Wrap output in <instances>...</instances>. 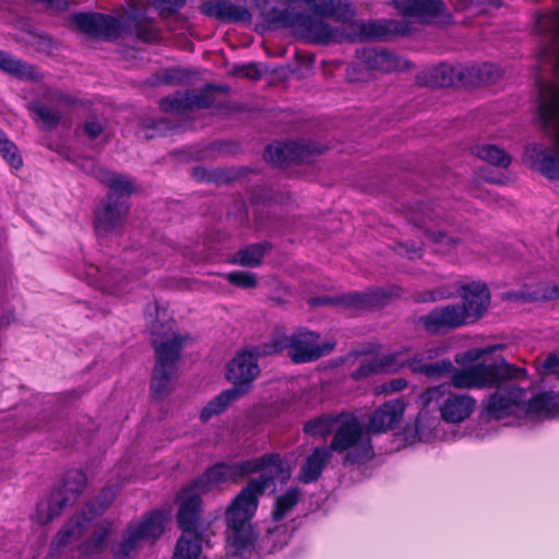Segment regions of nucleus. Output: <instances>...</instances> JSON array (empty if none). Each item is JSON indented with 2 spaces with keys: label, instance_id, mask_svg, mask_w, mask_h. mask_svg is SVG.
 <instances>
[{
  "label": "nucleus",
  "instance_id": "nucleus-1",
  "mask_svg": "<svg viewBox=\"0 0 559 559\" xmlns=\"http://www.w3.org/2000/svg\"><path fill=\"white\" fill-rule=\"evenodd\" d=\"M457 292L462 299L461 304L435 307L414 321L416 328L430 336H438L481 319L491 301L487 284L481 281L465 283L457 288Z\"/></svg>",
  "mask_w": 559,
  "mask_h": 559
},
{
  "label": "nucleus",
  "instance_id": "nucleus-2",
  "mask_svg": "<svg viewBox=\"0 0 559 559\" xmlns=\"http://www.w3.org/2000/svg\"><path fill=\"white\" fill-rule=\"evenodd\" d=\"M270 481V478L249 479L226 511L225 520L229 531L227 543L235 557L254 548L258 534L251 520L258 510L259 498L264 495Z\"/></svg>",
  "mask_w": 559,
  "mask_h": 559
},
{
  "label": "nucleus",
  "instance_id": "nucleus-3",
  "mask_svg": "<svg viewBox=\"0 0 559 559\" xmlns=\"http://www.w3.org/2000/svg\"><path fill=\"white\" fill-rule=\"evenodd\" d=\"M98 179L108 188L102 206L95 211L94 228L98 235H106L122 226L130 212V198L135 192V183L130 177L104 168Z\"/></svg>",
  "mask_w": 559,
  "mask_h": 559
},
{
  "label": "nucleus",
  "instance_id": "nucleus-4",
  "mask_svg": "<svg viewBox=\"0 0 559 559\" xmlns=\"http://www.w3.org/2000/svg\"><path fill=\"white\" fill-rule=\"evenodd\" d=\"M526 376L525 368L500 358L491 362L481 361L467 368L454 370L451 374V382L448 384L456 389H498L511 380L525 379Z\"/></svg>",
  "mask_w": 559,
  "mask_h": 559
},
{
  "label": "nucleus",
  "instance_id": "nucleus-5",
  "mask_svg": "<svg viewBox=\"0 0 559 559\" xmlns=\"http://www.w3.org/2000/svg\"><path fill=\"white\" fill-rule=\"evenodd\" d=\"M86 484L87 477L83 471H68L48 498L37 503L34 520L46 525L60 516L67 507L76 502Z\"/></svg>",
  "mask_w": 559,
  "mask_h": 559
},
{
  "label": "nucleus",
  "instance_id": "nucleus-6",
  "mask_svg": "<svg viewBox=\"0 0 559 559\" xmlns=\"http://www.w3.org/2000/svg\"><path fill=\"white\" fill-rule=\"evenodd\" d=\"M326 448L331 453L346 452L345 462L355 465H364L374 456L371 439L355 416L341 421Z\"/></svg>",
  "mask_w": 559,
  "mask_h": 559
},
{
  "label": "nucleus",
  "instance_id": "nucleus-7",
  "mask_svg": "<svg viewBox=\"0 0 559 559\" xmlns=\"http://www.w3.org/2000/svg\"><path fill=\"white\" fill-rule=\"evenodd\" d=\"M183 340L180 335L159 344L154 343L156 364L151 379V396L155 401H163L171 392V380L178 370Z\"/></svg>",
  "mask_w": 559,
  "mask_h": 559
},
{
  "label": "nucleus",
  "instance_id": "nucleus-8",
  "mask_svg": "<svg viewBox=\"0 0 559 559\" xmlns=\"http://www.w3.org/2000/svg\"><path fill=\"white\" fill-rule=\"evenodd\" d=\"M408 219L414 226L423 229L427 239L433 243L444 245L451 249L460 242L457 237L451 236L443 228V224H450V222L449 217L443 215V210L439 205L420 202L411 210Z\"/></svg>",
  "mask_w": 559,
  "mask_h": 559
},
{
  "label": "nucleus",
  "instance_id": "nucleus-9",
  "mask_svg": "<svg viewBox=\"0 0 559 559\" xmlns=\"http://www.w3.org/2000/svg\"><path fill=\"white\" fill-rule=\"evenodd\" d=\"M259 356L258 347L246 348L237 352L226 365V380L233 384L230 389H236L242 397L252 390L253 381L261 372Z\"/></svg>",
  "mask_w": 559,
  "mask_h": 559
},
{
  "label": "nucleus",
  "instance_id": "nucleus-10",
  "mask_svg": "<svg viewBox=\"0 0 559 559\" xmlns=\"http://www.w3.org/2000/svg\"><path fill=\"white\" fill-rule=\"evenodd\" d=\"M336 346V341L321 340V334L300 328L290 334V360L294 364L314 362L330 355Z\"/></svg>",
  "mask_w": 559,
  "mask_h": 559
},
{
  "label": "nucleus",
  "instance_id": "nucleus-11",
  "mask_svg": "<svg viewBox=\"0 0 559 559\" xmlns=\"http://www.w3.org/2000/svg\"><path fill=\"white\" fill-rule=\"evenodd\" d=\"M233 468L235 471L234 475H236V478L271 469V474L264 473L257 478H270L271 481L269 483V487L273 485L275 479H278L281 483H286L292 476L288 464L277 452H271L241 462H235L233 463Z\"/></svg>",
  "mask_w": 559,
  "mask_h": 559
},
{
  "label": "nucleus",
  "instance_id": "nucleus-12",
  "mask_svg": "<svg viewBox=\"0 0 559 559\" xmlns=\"http://www.w3.org/2000/svg\"><path fill=\"white\" fill-rule=\"evenodd\" d=\"M72 23L80 32L106 41L116 40L123 31L122 24L117 17L98 12L75 13L72 15Z\"/></svg>",
  "mask_w": 559,
  "mask_h": 559
},
{
  "label": "nucleus",
  "instance_id": "nucleus-13",
  "mask_svg": "<svg viewBox=\"0 0 559 559\" xmlns=\"http://www.w3.org/2000/svg\"><path fill=\"white\" fill-rule=\"evenodd\" d=\"M323 153V150L314 143L287 141L277 144H269L264 150V158L278 167L290 164L309 163L313 155Z\"/></svg>",
  "mask_w": 559,
  "mask_h": 559
},
{
  "label": "nucleus",
  "instance_id": "nucleus-14",
  "mask_svg": "<svg viewBox=\"0 0 559 559\" xmlns=\"http://www.w3.org/2000/svg\"><path fill=\"white\" fill-rule=\"evenodd\" d=\"M308 13L297 12L294 28L309 43L316 45L338 44L346 40L344 24L341 28H334L326 22Z\"/></svg>",
  "mask_w": 559,
  "mask_h": 559
},
{
  "label": "nucleus",
  "instance_id": "nucleus-15",
  "mask_svg": "<svg viewBox=\"0 0 559 559\" xmlns=\"http://www.w3.org/2000/svg\"><path fill=\"white\" fill-rule=\"evenodd\" d=\"M400 290L399 287L390 290L370 288L365 292H349L336 295V307L352 312L380 309L386 306L393 297H399Z\"/></svg>",
  "mask_w": 559,
  "mask_h": 559
},
{
  "label": "nucleus",
  "instance_id": "nucleus-16",
  "mask_svg": "<svg viewBox=\"0 0 559 559\" xmlns=\"http://www.w3.org/2000/svg\"><path fill=\"white\" fill-rule=\"evenodd\" d=\"M202 492L191 484L186 485L176 496L178 504L177 523L181 531L200 530Z\"/></svg>",
  "mask_w": 559,
  "mask_h": 559
},
{
  "label": "nucleus",
  "instance_id": "nucleus-17",
  "mask_svg": "<svg viewBox=\"0 0 559 559\" xmlns=\"http://www.w3.org/2000/svg\"><path fill=\"white\" fill-rule=\"evenodd\" d=\"M200 11L203 15L213 17L223 24L249 25L252 21L250 11L230 0H209L201 4Z\"/></svg>",
  "mask_w": 559,
  "mask_h": 559
},
{
  "label": "nucleus",
  "instance_id": "nucleus-18",
  "mask_svg": "<svg viewBox=\"0 0 559 559\" xmlns=\"http://www.w3.org/2000/svg\"><path fill=\"white\" fill-rule=\"evenodd\" d=\"M356 14L348 21H338L344 24L345 38L347 41L385 40L393 34V22L369 21L357 23L354 21Z\"/></svg>",
  "mask_w": 559,
  "mask_h": 559
},
{
  "label": "nucleus",
  "instance_id": "nucleus-19",
  "mask_svg": "<svg viewBox=\"0 0 559 559\" xmlns=\"http://www.w3.org/2000/svg\"><path fill=\"white\" fill-rule=\"evenodd\" d=\"M357 58L369 69L383 73H392L409 68L407 60H402L394 52L377 47H364L357 49Z\"/></svg>",
  "mask_w": 559,
  "mask_h": 559
},
{
  "label": "nucleus",
  "instance_id": "nucleus-20",
  "mask_svg": "<svg viewBox=\"0 0 559 559\" xmlns=\"http://www.w3.org/2000/svg\"><path fill=\"white\" fill-rule=\"evenodd\" d=\"M415 81L420 86L450 87L465 86V67H452L441 63L416 74Z\"/></svg>",
  "mask_w": 559,
  "mask_h": 559
},
{
  "label": "nucleus",
  "instance_id": "nucleus-21",
  "mask_svg": "<svg viewBox=\"0 0 559 559\" xmlns=\"http://www.w3.org/2000/svg\"><path fill=\"white\" fill-rule=\"evenodd\" d=\"M525 394L524 389L509 385L506 392L496 391L489 394L485 409L489 416L501 419L511 415L524 403Z\"/></svg>",
  "mask_w": 559,
  "mask_h": 559
},
{
  "label": "nucleus",
  "instance_id": "nucleus-22",
  "mask_svg": "<svg viewBox=\"0 0 559 559\" xmlns=\"http://www.w3.org/2000/svg\"><path fill=\"white\" fill-rule=\"evenodd\" d=\"M404 411L405 403L401 399L384 402L372 413L368 430L374 433L392 430L401 421Z\"/></svg>",
  "mask_w": 559,
  "mask_h": 559
},
{
  "label": "nucleus",
  "instance_id": "nucleus-23",
  "mask_svg": "<svg viewBox=\"0 0 559 559\" xmlns=\"http://www.w3.org/2000/svg\"><path fill=\"white\" fill-rule=\"evenodd\" d=\"M476 401L468 394L449 393L440 405L441 418L449 424H459L471 416Z\"/></svg>",
  "mask_w": 559,
  "mask_h": 559
},
{
  "label": "nucleus",
  "instance_id": "nucleus-24",
  "mask_svg": "<svg viewBox=\"0 0 559 559\" xmlns=\"http://www.w3.org/2000/svg\"><path fill=\"white\" fill-rule=\"evenodd\" d=\"M332 459L331 449L317 447L305 459L299 469L298 479L302 484H312L320 479Z\"/></svg>",
  "mask_w": 559,
  "mask_h": 559
},
{
  "label": "nucleus",
  "instance_id": "nucleus-25",
  "mask_svg": "<svg viewBox=\"0 0 559 559\" xmlns=\"http://www.w3.org/2000/svg\"><path fill=\"white\" fill-rule=\"evenodd\" d=\"M168 520L169 514L166 510L154 509L144 513L142 520L133 524V528L143 540L154 543L164 534Z\"/></svg>",
  "mask_w": 559,
  "mask_h": 559
},
{
  "label": "nucleus",
  "instance_id": "nucleus-26",
  "mask_svg": "<svg viewBox=\"0 0 559 559\" xmlns=\"http://www.w3.org/2000/svg\"><path fill=\"white\" fill-rule=\"evenodd\" d=\"M233 463L217 462L207 467L203 474L189 484L197 488L202 493L212 489L213 486L225 483L230 478H236L234 475Z\"/></svg>",
  "mask_w": 559,
  "mask_h": 559
},
{
  "label": "nucleus",
  "instance_id": "nucleus-27",
  "mask_svg": "<svg viewBox=\"0 0 559 559\" xmlns=\"http://www.w3.org/2000/svg\"><path fill=\"white\" fill-rule=\"evenodd\" d=\"M248 169L241 168H212L197 166L192 169V177L203 183L224 185L230 183L238 178L245 176Z\"/></svg>",
  "mask_w": 559,
  "mask_h": 559
},
{
  "label": "nucleus",
  "instance_id": "nucleus-28",
  "mask_svg": "<svg viewBox=\"0 0 559 559\" xmlns=\"http://www.w3.org/2000/svg\"><path fill=\"white\" fill-rule=\"evenodd\" d=\"M91 522V518H87L83 511L71 516L57 533L52 545L56 549L66 547L73 537L82 535Z\"/></svg>",
  "mask_w": 559,
  "mask_h": 559
},
{
  "label": "nucleus",
  "instance_id": "nucleus-29",
  "mask_svg": "<svg viewBox=\"0 0 559 559\" xmlns=\"http://www.w3.org/2000/svg\"><path fill=\"white\" fill-rule=\"evenodd\" d=\"M537 114L539 119L559 120V87L555 84L540 83Z\"/></svg>",
  "mask_w": 559,
  "mask_h": 559
},
{
  "label": "nucleus",
  "instance_id": "nucleus-30",
  "mask_svg": "<svg viewBox=\"0 0 559 559\" xmlns=\"http://www.w3.org/2000/svg\"><path fill=\"white\" fill-rule=\"evenodd\" d=\"M111 533V524L108 522L102 523L88 538L79 545V552L83 557H94L100 555L107 548Z\"/></svg>",
  "mask_w": 559,
  "mask_h": 559
},
{
  "label": "nucleus",
  "instance_id": "nucleus-31",
  "mask_svg": "<svg viewBox=\"0 0 559 559\" xmlns=\"http://www.w3.org/2000/svg\"><path fill=\"white\" fill-rule=\"evenodd\" d=\"M202 551L200 530L182 531L178 538L173 559H198Z\"/></svg>",
  "mask_w": 559,
  "mask_h": 559
},
{
  "label": "nucleus",
  "instance_id": "nucleus-32",
  "mask_svg": "<svg viewBox=\"0 0 559 559\" xmlns=\"http://www.w3.org/2000/svg\"><path fill=\"white\" fill-rule=\"evenodd\" d=\"M272 248L271 242L251 243L233 255L230 263L246 267H257L262 264L265 253Z\"/></svg>",
  "mask_w": 559,
  "mask_h": 559
},
{
  "label": "nucleus",
  "instance_id": "nucleus-33",
  "mask_svg": "<svg viewBox=\"0 0 559 559\" xmlns=\"http://www.w3.org/2000/svg\"><path fill=\"white\" fill-rule=\"evenodd\" d=\"M236 389H226L207 402L200 413V420L207 423L214 416L223 414L233 403L241 400Z\"/></svg>",
  "mask_w": 559,
  "mask_h": 559
},
{
  "label": "nucleus",
  "instance_id": "nucleus-34",
  "mask_svg": "<svg viewBox=\"0 0 559 559\" xmlns=\"http://www.w3.org/2000/svg\"><path fill=\"white\" fill-rule=\"evenodd\" d=\"M500 70L493 63L465 67V86L490 85L500 78Z\"/></svg>",
  "mask_w": 559,
  "mask_h": 559
},
{
  "label": "nucleus",
  "instance_id": "nucleus-35",
  "mask_svg": "<svg viewBox=\"0 0 559 559\" xmlns=\"http://www.w3.org/2000/svg\"><path fill=\"white\" fill-rule=\"evenodd\" d=\"M528 414H547L555 416L559 413V394L545 391L532 396L526 404Z\"/></svg>",
  "mask_w": 559,
  "mask_h": 559
},
{
  "label": "nucleus",
  "instance_id": "nucleus-36",
  "mask_svg": "<svg viewBox=\"0 0 559 559\" xmlns=\"http://www.w3.org/2000/svg\"><path fill=\"white\" fill-rule=\"evenodd\" d=\"M472 151L478 158L500 168H508L512 160L509 153L493 144L476 145Z\"/></svg>",
  "mask_w": 559,
  "mask_h": 559
},
{
  "label": "nucleus",
  "instance_id": "nucleus-37",
  "mask_svg": "<svg viewBox=\"0 0 559 559\" xmlns=\"http://www.w3.org/2000/svg\"><path fill=\"white\" fill-rule=\"evenodd\" d=\"M214 92L227 94L229 92V87L227 85L207 83L199 91L189 90L191 109H207L212 107L215 102Z\"/></svg>",
  "mask_w": 559,
  "mask_h": 559
},
{
  "label": "nucleus",
  "instance_id": "nucleus-38",
  "mask_svg": "<svg viewBox=\"0 0 559 559\" xmlns=\"http://www.w3.org/2000/svg\"><path fill=\"white\" fill-rule=\"evenodd\" d=\"M300 489L297 486L289 487L284 493L280 495L273 506L272 519L274 521L283 520L300 500Z\"/></svg>",
  "mask_w": 559,
  "mask_h": 559
},
{
  "label": "nucleus",
  "instance_id": "nucleus-39",
  "mask_svg": "<svg viewBox=\"0 0 559 559\" xmlns=\"http://www.w3.org/2000/svg\"><path fill=\"white\" fill-rule=\"evenodd\" d=\"M116 490L110 487H104L94 500L88 501L82 511L86 513L87 518L93 521L95 518L102 515L115 501Z\"/></svg>",
  "mask_w": 559,
  "mask_h": 559
},
{
  "label": "nucleus",
  "instance_id": "nucleus-40",
  "mask_svg": "<svg viewBox=\"0 0 559 559\" xmlns=\"http://www.w3.org/2000/svg\"><path fill=\"white\" fill-rule=\"evenodd\" d=\"M0 70L20 79H32L35 68L20 59L13 58L7 51L0 50Z\"/></svg>",
  "mask_w": 559,
  "mask_h": 559
},
{
  "label": "nucleus",
  "instance_id": "nucleus-41",
  "mask_svg": "<svg viewBox=\"0 0 559 559\" xmlns=\"http://www.w3.org/2000/svg\"><path fill=\"white\" fill-rule=\"evenodd\" d=\"M261 16L265 24L266 29H275L280 25L284 27H292L296 25L297 12H290L289 10H281L278 8H271L270 10H262Z\"/></svg>",
  "mask_w": 559,
  "mask_h": 559
},
{
  "label": "nucleus",
  "instance_id": "nucleus-42",
  "mask_svg": "<svg viewBox=\"0 0 559 559\" xmlns=\"http://www.w3.org/2000/svg\"><path fill=\"white\" fill-rule=\"evenodd\" d=\"M129 20L132 22V28L139 40L152 44L159 39V32L155 27L153 20L141 16L139 13L131 14Z\"/></svg>",
  "mask_w": 559,
  "mask_h": 559
},
{
  "label": "nucleus",
  "instance_id": "nucleus-43",
  "mask_svg": "<svg viewBox=\"0 0 559 559\" xmlns=\"http://www.w3.org/2000/svg\"><path fill=\"white\" fill-rule=\"evenodd\" d=\"M159 108L166 114H186L191 111L189 90L163 97L159 100Z\"/></svg>",
  "mask_w": 559,
  "mask_h": 559
},
{
  "label": "nucleus",
  "instance_id": "nucleus-44",
  "mask_svg": "<svg viewBox=\"0 0 559 559\" xmlns=\"http://www.w3.org/2000/svg\"><path fill=\"white\" fill-rule=\"evenodd\" d=\"M286 530L280 526L269 528L259 542V549L267 554L281 550L287 544Z\"/></svg>",
  "mask_w": 559,
  "mask_h": 559
},
{
  "label": "nucleus",
  "instance_id": "nucleus-45",
  "mask_svg": "<svg viewBox=\"0 0 559 559\" xmlns=\"http://www.w3.org/2000/svg\"><path fill=\"white\" fill-rule=\"evenodd\" d=\"M337 418L332 415H322L304 424V432L311 437H326L333 431Z\"/></svg>",
  "mask_w": 559,
  "mask_h": 559
},
{
  "label": "nucleus",
  "instance_id": "nucleus-46",
  "mask_svg": "<svg viewBox=\"0 0 559 559\" xmlns=\"http://www.w3.org/2000/svg\"><path fill=\"white\" fill-rule=\"evenodd\" d=\"M537 157L539 171L548 179H559V154L540 150Z\"/></svg>",
  "mask_w": 559,
  "mask_h": 559
},
{
  "label": "nucleus",
  "instance_id": "nucleus-47",
  "mask_svg": "<svg viewBox=\"0 0 559 559\" xmlns=\"http://www.w3.org/2000/svg\"><path fill=\"white\" fill-rule=\"evenodd\" d=\"M413 4L416 17H436L445 7L442 0H415Z\"/></svg>",
  "mask_w": 559,
  "mask_h": 559
},
{
  "label": "nucleus",
  "instance_id": "nucleus-48",
  "mask_svg": "<svg viewBox=\"0 0 559 559\" xmlns=\"http://www.w3.org/2000/svg\"><path fill=\"white\" fill-rule=\"evenodd\" d=\"M31 110L49 130L56 129L61 121V114L57 110H51L44 104H34Z\"/></svg>",
  "mask_w": 559,
  "mask_h": 559
},
{
  "label": "nucleus",
  "instance_id": "nucleus-49",
  "mask_svg": "<svg viewBox=\"0 0 559 559\" xmlns=\"http://www.w3.org/2000/svg\"><path fill=\"white\" fill-rule=\"evenodd\" d=\"M1 157L14 169H20L23 166V158L20 154L17 145L10 139L0 143Z\"/></svg>",
  "mask_w": 559,
  "mask_h": 559
},
{
  "label": "nucleus",
  "instance_id": "nucleus-50",
  "mask_svg": "<svg viewBox=\"0 0 559 559\" xmlns=\"http://www.w3.org/2000/svg\"><path fill=\"white\" fill-rule=\"evenodd\" d=\"M287 350V356L290 358V334L278 335L273 337L269 343L262 345L260 355L271 356Z\"/></svg>",
  "mask_w": 559,
  "mask_h": 559
},
{
  "label": "nucleus",
  "instance_id": "nucleus-51",
  "mask_svg": "<svg viewBox=\"0 0 559 559\" xmlns=\"http://www.w3.org/2000/svg\"><path fill=\"white\" fill-rule=\"evenodd\" d=\"M225 278L233 285L239 288L250 289L258 285V278L254 273L246 271H231L228 272Z\"/></svg>",
  "mask_w": 559,
  "mask_h": 559
},
{
  "label": "nucleus",
  "instance_id": "nucleus-52",
  "mask_svg": "<svg viewBox=\"0 0 559 559\" xmlns=\"http://www.w3.org/2000/svg\"><path fill=\"white\" fill-rule=\"evenodd\" d=\"M419 370V374H424L430 379L440 378L453 370V365L449 359H441L435 362L425 364Z\"/></svg>",
  "mask_w": 559,
  "mask_h": 559
},
{
  "label": "nucleus",
  "instance_id": "nucleus-53",
  "mask_svg": "<svg viewBox=\"0 0 559 559\" xmlns=\"http://www.w3.org/2000/svg\"><path fill=\"white\" fill-rule=\"evenodd\" d=\"M144 130V138L150 140L156 135H164L170 129V124L166 119H144L141 123Z\"/></svg>",
  "mask_w": 559,
  "mask_h": 559
},
{
  "label": "nucleus",
  "instance_id": "nucleus-54",
  "mask_svg": "<svg viewBox=\"0 0 559 559\" xmlns=\"http://www.w3.org/2000/svg\"><path fill=\"white\" fill-rule=\"evenodd\" d=\"M231 74L251 81H259L262 78V72L255 62L234 64Z\"/></svg>",
  "mask_w": 559,
  "mask_h": 559
},
{
  "label": "nucleus",
  "instance_id": "nucleus-55",
  "mask_svg": "<svg viewBox=\"0 0 559 559\" xmlns=\"http://www.w3.org/2000/svg\"><path fill=\"white\" fill-rule=\"evenodd\" d=\"M382 367L383 365L378 362L377 360L372 359V360H367V361H362L358 368H356L353 372H352V379L355 380V381H360L362 379H366V378H369L376 373H378L379 371L382 370Z\"/></svg>",
  "mask_w": 559,
  "mask_h": 559
},
{
  "label": "nucleus",
  "instance_id": "nucleus-56",
  "mask_svg": "<svg viewBox=\"0 0 559 559\" xmlns=\"http://www.w3.org/2000/svg\"><path fill=\"white\" fill-rule=\"evenodd\" d=\"M187 0H155L162 19H169L186 5Z\"/></svg>",
  "mask_w": 559,
  "mask_h": 559
},
{
  "label": "nucleus",
  "instance_id": "nucleus-57",
  "mask_svg": "<svg viewBox=\"0 0 559 559\" xmlns=\"http://www.w3.org/2000/svg\"><path fill=\"white\" fill-rule=\"evenodd\" d=\"M450 385L448 383L439 384L436 386L428 388L423 394L421 400L425 405H429L432 402L439 403L440 399L449 394Z\"/></svg>",
  "mask_w": 559,
  "mask_h": 559
},
{
  "label": "nucleus",
  "instance_id": "nucleus-58",
  "mask_svg": "<svg viewBox=\"0 0 559 559\" xmlns=\"http://www.w3.org/2000/svg\"><path fill=\"white\" fill-rule=\"evenodd\" d=\"M395 251L413 260L423 255V242L417 245L416 242H400L395 247Z\"/></svg>",
  "mask_w": 559,
  "mask_h": 559
},
{
  "label": "nucleus",
  "instance_id": "nucleus-59",
  "mask_svg": "<svg viewBox=\"0 0 559 559\" xmlns=\"http://www.w3.org/2000/svg\"><path fill=\"white\" fill-rule=\"evenodd\" d=\"M142 540L143 538L133 528V524H129L128 534L123 536L120 543L123 545V548H127L129 551L132 552L138 548L140 542Z\"/></svg>",
  "mask_w": 559,
  "mask_h": 559
},
{
  "label": "nucleus",
  "instance_id": "nucleus-60",
  "mask_svg": "<svg viewBox=\"0 0 559 559\" xmlns=\"http://www.w3.org/2000/svg\"><path fill=\"white\" fill-rule=\"evenodd\" d=\"M142 540L143 538L133 528V524H129L128 534L123 536L120 543L123 545V548H127L129 551L132 552L138 548L140 542Z\"/></svg>",
  "mask_w": 559,
  "mask_h": 559
},
{
  "label": "nucleus",
  "instance_id": "nucleus-61",
  "mask_svg": "<svg viewBox=\"0 0 559 559\" xmlns=\"http://www.w3.org/2000/svg\"><path fill=\"white\" fill-rule=\"evenodd\" d=\"M105 130V126L97 119H88L84 122V132L91 140L98 138Z\"/></svg>",
  "mask_w": 559,
  "mask_h": 559
},
{
  "label": "nucleus",
  "instance_id": "nucleus-62",
  "mask_svg": "<svg viewBox=\"0 0 559 559\" xmlns=\"http://www.w3.org/2000/svg\"><path fill=\"white\" fill-rule=\"evenodd\" d=\"M543 369L547 374H559V354L550 353L543 362Z\"/></svg>",
  "mask_w": 559,
  "mask_h": 559
},
{
  "label": "nucleus",
  "instance_id": "nucleus-63",
  "mask_svg": "<svg viewBox=\"0 0 559 559\" xmlns=\"http://www.w3.org/2000/svg\"><path fill=\"white\" fill-rule=\"evenodd\" d=\"M415 0H393L394 8L404 16H414Z\"/></svg>",
  "mask_w": 559,
  "mask_h": 559
},
{
  "label": "nucleus",
  "instance_id": "nucleus-64",
  "mask_svg": "<svg viewBox=\"0 0 559 559\" xmlns=\"http://www.w3.org/2000/svg\"><path fill=\"white\" fill-rule=\"evenodd\" d=\"M183 78L185 75L179 68H173L165 70L163 81L168 84H175L181 82Z\"/></svg>",
  "mask_w": 559,
  "mask_h": 559
}]
</instances>
